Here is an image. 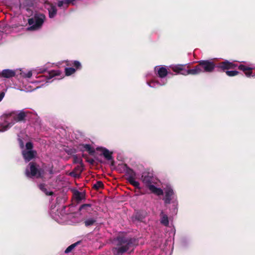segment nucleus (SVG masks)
<instances>
[{"instance_id":"e433bc0d","label":"nucleus","mask_w":255,"mask_h":255,"mask_svg":"<svg viewBox=\"0 0 255 255\" xmlns=\"http://www.w3.org/2000/svg\"><path fill=\"white\" fill-rule=\"evenodd\" d=\"M28 23L30 25L32 26L34 24V21L32 18H30L28 19Z\"/></svg>"},{"instance_id":"6e6552de","label":"nucleus","mask_w":255,"mask_h":255,"mask_svg":"<svg viewBox=\"0 0 255 255\" xmlns=\"http://www.w3.org/2000/svg\"><path fill=\"white\" fill-rule=\"evenodd\" d=\"M174 193L172 189L167 188L165 191V196L163 200L165 204H169L172 199L174 198Z\"/></svg>"},{"instance_id":"412c9836","label":"nucleus","mask_w":255,"mask_h":255,"mask_svg":"<svg viewBox=\"0 0 255 255\" xmlns=\"http://www.w3.org/2000/svg\"><path fill=\"white\" fill-rule=\"evenodd\" d=\"M60 73L61 72L59 70H51L48 72V75L46 76V77L48 79H50L55 76L60 75Z\"/></svg>"},{"instance_id":"2f4dec72","label":"nucleus","mask_w":255,"mask_h":255,"mask_svg":"<svg viewBox=\"0 0 255 255\" xmlns=\"http://www.w3.org/2000/svg\"><path fill=\"white\" fill-rule=\"evenodd\" d=\"M70 175L75 178H79L81 175L80 174H79L77 172L74 171V170L70 173Z\"/></svg>"},{"instance_id":"39448f33","label":"nucleus","mask_w":255,"mask_h":255,"mask_svg":"<svg viewBox=\"0 0 255 255\" xmlns=\"http://www.w3.org/2000/svg\"><path fill=\"white\" fill-rule=\"evenodd\" d=\"M29 169H26L25 175L29 178L35 177L37 178H42L44 175V170L42 168H38V165L35 162H31L29 163Z\"/></svg>"},{"instance_id":"58836bf2","label":"nucleus","mask_w":255,"mask_h":255,"mask_svg":"<svg viewBox=\"0 0 255 255\" xmlns=\"http://www.w3.org/2000/svg\"><path fill=\"white\" fill-rule=\"evenodd\" d=\"M32 72L31 71H29L26 74V77L27 78H30L32 76Z\"/></svg>"},{"instance_id":"dca6fc26","label":"nucleus","mask_w":255,"mask_h":255,"mask_svg":"<svg viewBox=\"0 0 255 255\" xmlns=\"http://www.w3.org/2000/svg\"><path fill=\"white\" fill-rule=\"evenodd\" d=\"M160 216L161 217V224L164 225L165 226H168L169 225V220L167 215L164 214L163 211H161Z\"/></svg>"},{"instance_id":"37998d69","label":"nucleus","mask_w":255,"mask_h":255,"mask_svg":"<svg viewBox=\"0 0 255 255\" xmlns=\"http://www.w3.org/2000/svg\"><path fill=\"white\" fill-rule=\"evenodd\" d=\"M112 164H113V166H114V161L113 160Z\"/></svg>"},{"instance_id":"c9c22d12","label":"nucleus","mask_w":255,"mask_h":255,"mask_svg":"<svg viewBox=\"0 0 255 255\" xmlns=\"http://www.w3.org/2000/svg\"><path fill=\"white\" fill-rule=\"evenodd\" d=\"M64 3V1L60 0L58 2L57 5L58 7H62Z\"/></svg>"},{"instance_id":"f8f14e48","label":"nucleus","mask_w":255,"mask_h":255,"mask_svg":"<svg viewBox=\"0 0 255 255\" xmlns=\"http://www.w3.org/2000/svg\"><path fill=\"white\" fill-rule=\"evenodd\" d=\"M80 149L82 151H87L90 155H94L95 153V150L94 148H93L90 144H82L80 145Z\"/></svg>"},{"instance_id":"a19ab883","label":"nucleus","mask_w":255,"mask_h":255,"mask_svg":"<svg viewBox=\"0 0 255 255\" xmlns=\"http://www.w3.org/2000/svg\"><path fill=\"white\" fill-rule=\"evenodd\" d=\"M72 65V64H71L69 63H67V66H70V65Z\"/></svg>"},{"instance_id":"4be33fe9","label":"nucleus","mask_w":255,"mask_h":255,"mask_svg":"<svg viewBox=\"0 0 255 255\" xmlns=\"http://www.w3.org/2000/svg\"><path fill=\"white\" fill-rule=\"evenodd\" d=\"M80 241L77 242L69 246L65 251V253L68 254L71 252L80 243Z\"/></svg>"},{"instance_id":"ea45409f","label":"nucleus","mask_w":255,"mask_h":255,"mask_svg":"<svg viewBox=\"0 0 255 255\" xmlns=\"http://www.w3.org/2000/svg\"><path fill=\"white\" fill-rule=\"evenodd\" d=\"M49 172L50 174H53V169H52V168H51L49 171Z\"/></svg>"},{"instance_id":"bb28decb","label":"nucleus","mask_w":255,"mask_h":255,"mask_svg":"<svg viewBox=\"0 0 255 255\" xmlns=\"http://www.w3.org/2000/svg\"><path fill=\"white\" fill-rule=\"evenodd\" d=\"M145 217L139 213H137L135 215V219L139 221L142 222Z\"/></svg>"},{"instance_id":"7c9ffc66","label":"nucleus","mask_w":255,"mask_h":255,"mask_svg":"<svg viewBox=\"0 0 255 255\" xmlns=\"http://www.w3.org/2000/svg\"><path fill=\"white\" fill-rule=\"evenodd\" d=\"M26 148L28 150H32L33 147V143L31 142H27L25 145Z\"/></svg>"},{"instance_id":"1a4fd4ad","label":"nucleus","mask_w":255,"mask_h":255,"mask_svg":"<svg viewBox=\"0 0 255 255\" xmlns=\"http://www.w3.org/2000/svg\"><path fill=\"white\" fill-rule=\"evenodd\" d=\"M36 152L35 150H24L22 151V155L26 161H29L34 158Z\"/></svg>"},{"instance_id":"f3484780","label":"nucleus","mask_w":255,"mask_h":255,"mask_svg":"<svg viewBox=\"0 0 255 255\" xmlns=\"http://www.w3.org/2000/svg\"><path fill=\"white\" fill-rule=\"evenodd\" d=\"M74 197L77 201H80L85 198V194L78 190H75L73 192Z\"/></svg>"},{"instance_id":"a211bd4d","label":"nucleus","mask_w":255,"mask_h":255,"mask_svg":"<svg viewBox=\"0 0 255 255\" xmlns=\"http://www.w3.org/2000/svg\"><path fill=\"white\" fill-rule=\"evenodd\" d=\"M39 188L47 196H52L54 194L53 192L48 191L46 188V185L44 183H41L38 185Z\"/></svg>"},{"instance_id":"393cba45","label":"nucleus","mask_w":255,"mask_h":255,"mask_svg":"<svg viewBox=\"0 0 255 255\" xmlns=\"http://www.w3.org/2000/svg\"><path fill=\"white\" fill-rule=\"evenodd\" d=\"M103 185V183L102 181H97L96 183L93 185V188L96 190H98L100 188H102Z\"/></svg>"},{"instance_id":"9b49d317","label":"nucleus","mask_w":255,"mask_h":255,"mask_svg":"<svg viewBox=\"0 0 255 255\" xmlns=\"http://www.w3.org/2000/svg\"><path fill=\"white\" fill-rule=\"evenodd\" d=\"M15 71L10 69H4L0 74V76L6 78H10L14 77Z\"/></svg>"},{"instance_id":"423d86ee","label":"nucleus","mask_w":255,"mask_h":255,"mask_svg":"<svg viewBox=\"0 0 255 255\" xmlns=\"http://www.w3.org/2000/svg\"><path fill=\"white\" fill-rule=\"evenodd\" d=\"M128 176L127 180L129 183L135 187H138L139 183L135 180V173L131 169H128L127 171Z\"/></svg>"},{"instance_id":"cd10ccee","label":"nucleus","mask_w":255,"mask_h":255,"mask_svg":"<svg viewBox=\"0 0 255 255\" xmlns=\"http://www.w3.org/2000/svg\"><path fill=\"white\" fill-rule=\"evenodd\" d=\"M82 156L86 159V161L92 165L94 164L95 161L93 159L89 158L87 155L83 154Z\"/></svg>"},{"instance_id":"7ed1b4c3","label":"nucleus","mask_w":255,"mask_h":255,"mask_svg":"<svg viewBox=\"0 0 255 255\" xmlns=\"http://www.w3.org/2000/svg\"><path fill=\"white\" fill-rule=\"evenodd\" d=\"M117 242V246L115 248L116 255H122L137 245V241L135 238L128 237H119Z\"/></svg>"},{"instance_id":"a878e982","label":"nucleus","mask_w":255,"mask_h":255,"mask_svg":"<svg viewBox=\"0 0 255 255\" xmlns=\"http://www.w3.org/2000/svg\"><path fill=\"white\" fill-rule=\"evenodd\" d=\"M96 222V220L94 219H88L85 221L84 223L86 227L90 226L93 225Z\"/></svg>"},{"instance_id":"f704fd0d","label":"nucleus","mask_w":255,"mask_h":255,"mask_svg":"<svg viewBox=\"0 0 255 255\" xmlns=\"http://www.w3.org/2000/svg\"><path fill=\"white\" fill-rule=\"evenodd\" d=\"M18 142H19V144L20 147L21 148H23L24 147V143H23V140L21 138H19L18 139Z\"/></svg>"},{"instance_id":"4468645a","label":"nucleus","mask_w":255,"mask_h":255,"mask_svg":"<svg viewBox=\"0 0 255 255\" xmlns=\"http://www.w3.org/2000/svg\"><path fill=\"white\" fill-rule=\"evenodd\" d=\"M238 69L244 72L246 76L249 77L252 75V69L251 67H247L244 65L241 64L238 66Z\"/></svg>"},{"instance_id":"c03bdc74","label":"nucleus","mask_w":255,"mask_h":255,"mask_svg":"<svg viewBox=\"0 0 255 255\" xmlns=\"http://www.w3.org/2000/svg\"><path fill=\"white\" fill-rule=\"evenodd\" d=\"M0 32H2L1 30H0Z\"/></svg>"},{"instance_id":"aec40b11","label":"nucleus","mask_w":255,"mask_h":255,"mask_svg":"<svg viewBox=\"0 0 255 255\" xmlns=\"http://www.w3.org/2000/svg\"><path fill=\"white\" fill-rule=\"evenodd\" d=\"M48 11L49 17L53 18L57 13V9L54 5L51 4L50 7L48 9Z\"/></svg>"},{"instance_id":"c85d7f7f","label":"nucleus","mask_w":255,"mask_h":255,"mask_svg":"<svg viewBox=\"0 0 255 255\" xmlns=\"http://www.w3.org/2000/svg\"><path fill=\"white\" fill-rule=\"evenodd\" d=\"M72 64L76 68V70L80 69L82 67L80 62L78 61H74Z\"/></svg>"},{"instance_id":"473e14b6","label":"nucleus","mask_w":255,"mask_h":255,"mask_svg":"<svg viewBox=\"0 0 255 255\" xmlns=\"http://www.w3.org/2000/svg\"><path fill=\"white\" fill-rule=\"evenodd\" d=\"M91 205L89 204H84L82 205L80 208L79 210H82L86 209L87 207H91Z\"/></svg>"},{"instance_id":"f257e3e1","label":"nucleus","mask_w":255,"mask_h":255,"mask_svg":"<svg viewBox=\"0 0 255 255\" xmlns=\"http://www.w3.org/2000/svg\"><path fill=\"white\" fill-rule=\"evenodd\" d=\"M197 63L198 64L191 69H189L188 66L186 65L181 64L173 65L170 68L173 71L177 74L183 75L189 74L195 75L203 72H212L215 68H217V65L213 61L209 60H200Z\"/></svg>"},{"instance_id":"79ce46f5","label":"nucleus","mask_w":255,"mask_h":255,"mask_svg":"<svg viewBox=\"0 0 255 255\" xmlns=\"http://www.w3.org/2000/svg\"><path fill=\"white\" fill-rule=\"evenodd\" d=\"M252 76L255 78V74L254 75H252Z\"/></svg>"},{"instance_id":"20e7f679","label":"nucleus","mask_w":255,"mask_h":255,"mask_svg":"<svg viewBox=\"0 0 255 255\" xmlns=\"http://www.w3.org/2000/svg\"><path fill=\"white\" fill-rule=\"evenodd\" d=\"M237 66V65L231 62L228 60H225L219 63L217 65V68L219 72H225L229 77H233L238 75L239 72L238 71H229L230 69H234Z\"/></svg>"},{"instance_id":"4c0bfd02","label":"nucleus","mask_w":255,"mask_h":255,"mask_svg":"<svg viewBox=\"0 0 255 255\" xmlns=\"http://www.w3.org/2000/svg\"><path fill=\"white\" fill-rule=\"evenodd\" d=\"M4 93L2 92L1 93H0V102L2 100V99L3 98L4 96Z\"/></svg>"},{"instance_id":"f03ea898","label":"nucleus","mask_w":255,"mask_h":255,"mask_svg":"<svg viewBox=\"0 0 255 255\" xmlns=\"http://www.w3.org/2000/svg\"><path fill=\"white\" fill-rule=\"evenodd\" d=\"M28 113V112L21 110L20 111H12L3 114L2 116V118L3 119L5 123L7 124L4 127V129L6 130L12 127L16 123H25Z\"/></svg>"},{"instance_id":"5701e85b","label":"nucleus","mask_w":255,"mask_h":255,"mask_svg":"<svg viewBox=\"0 0 255 255\" xmlns=\"http://www.w3.org/2000/svg\"><path fill=\"white\" fill-rule=\"evenodd\" d=\"M76 72V69L74 68L69 67L65 69V75L67 76H70Z\"/></svg>"},{"instance_id":"b1692460","label":"nucleus","mask_w":255,"mask_h":255,"mask_svg":"<svg viewBox=\"0 0 255 255\" xmlns=\"http://www.w3.org/2000/svg\"><path fill=\"white\" fill-rule=\"evenodd\" d=\"M83 169H84V164H79V165H77L74 168V170L77 172V173H78L79 174L81 175V173L83 171Z\"/></svg>"},{"instance_id":"c756f323","label":"nucleus","mask_w":255,"mask_h":255,"mask_svg":"<svg viewBox=\"0 0 255 255\" xmlns=\"http://www.w3.org/2000/svg\"><path fill=\"white\" fill-rule=\"evenodd\" d=\"M73 161L75 163H78L79 164H83L82 162V160L81 158L78 157L77 156H74L73 158Z\"/></svg>"},{"instance_id":"72a5a7b5","label":"nucleus","mask_w":255,"mask_h":255,"mask_svg":"<svg viewBox=\"0 0 255 255\" xmlns=\"http://www.w3.org/2000/svg\"><path fill=\"white\" fill-rule=\"evenodd\" d=\"M75 0H64V3L66 4H67V6H68V5L70 3H72V4H73V2L75 1Z\"/></svg>"},{"instance_id":"6ab92c4d","label":"nucleus","mask_w":255,"mask_h":255,"mask_svg":"<svg viewBox=\"0 0 255 255\" xmlns=\"http://www.w3.org/2000/svg\"><path fill=\"white\" fill-rule=\"evenodd\" d=\"M157 72L158 76L161 78L165 77L168 74V71L166 68L163 67L159 68Z\"/></svg>"},{"instance_id":"ddd939ff","label":"nucleus","mask_w":255,"mask_h":255,"mask_svg":"<svg viewBox=\"0 0 255 255\" xmlns=\"http://www.w3.org/2000/svg\"><path fill=\"white\" fill-rule=\"evenodd\" d=\"M43 23V20L42 18H37L35 19V21H34V24H33L32 26H30V27H28L27 29L32 30H37L41 27Z\"/></svg>"},{"instance_id":"0eeeda50","label":"nucleus","mask_w":255,"mask_h":255,"mask_svg":"<svg viewBox=\"0 0 255 255\" xmlns=\"http://www.w3.org/2000/svg\"><path fill=\"white\" fill-rule=\"evenodd\" d=\"M141 178L142 182L145 185L149 188L150 185H152L153 174L148 172H145L142 173Z\"/></svg>"},{"instance_id":"9d476101","label":"nucleus","mask_w":255,"mask_h":255,"mask_svg":"<svg viewBox=\"0 0 255 255\" xmlns=\"http://www.w3.org/2000/svg\"><path fill=\"white\" fill-rule=\"evenodd\" d=\"M96 149L100 152V155H103L108 160L112 159V152H110L109 150L103 147H97Z\"/></svg>"},{"instance_id":"2eb2a0df","label":"nucleus","mask_w":255,"mask_h":255,"mask_svg":"<svg viewBox=\"0 0 255 255\" xmlns=\"http://www.w3.org/2000/svg\"><path fill=\"white\" fill-rule=\"evenodd\" d=\"M148 189L151 192L157 195H162L163 194V190L160 188L155 187L154 185H150Z\"/></svg>"}]
</instances>
